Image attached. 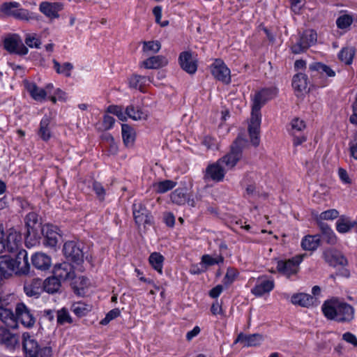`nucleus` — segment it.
I'll return each instance as SVG.
<instances>
[{"mask_svg":"<svg viewBox=\"0 0 357 357\" xmlns=\"http://www.w3.org/2000/svg\"><path fill=\"white\" fill-rule=\"evenodd\" d=\"M277 89L264 88L250 95L251 114L248 125L250 144L256 147L260 143L261 109L277 95Z\"/></svg>","mask_w":357,"mask_h":357,"instance_id":"nucleus-1","label":"nucleus"},{"mask_svg":"<svg viewBox=\"0 0 357 357\" xmlns=\"http://www.w3.org/2000/svg\"><path fill=\"white\" fill-rule=\"evenodd\" d=\"M321 310L326 318L340 323L349 322L354 317V307L337 298L325 301Z\"/></svg>","mask_w":357,"mask_h":357,"instance_id":"nucleus-2","label":"nucleus"},{"mask_svg":"<svg viewBox=\"0 0 357 357\" xmlns=\"http://www.w3.org/2000/svg\"><path fill=\"white\" fill-rule=\"evenodd\" d=\"M22 346L27 357H52L53 351L50 344L39 345L28 332L22 334Z\"/></svg>","mask_w":357,"mask_h":357,"instance_id":"nucleus-3","label":"nucleus"},{"mask_svg":"<svg viewBox=\"0 0 357 357\" xmlns=\"http://www.w3.org/2000/svg\"><path fill=\"white\" fill-rule=\"evenodd\" d=\"M245 146V136L243 134H240L233 142L230 152L218 160L219 163H221L227 171L233 169L242 158Z\"/></svg>","mask_w":357,"mask_h":357,"instance_id":"nucleus-4","label":"nucleus"},{"mask_svg":"<svg viewBox=\"0 0 357 357\" xmlns=\"http://www.w3.org/2000/svg\"><path fill=\"white\" fill-rule=\"evenodd\" d=\"M303 259V256L300 255L287 260H280L277 262V271L287 278H291L298 273Z\"/></svg>","mask_w":357,"mask_h":357,"instance_id":"nucleus-5","label":"nucleus"},{"mask_svg":"<svg viewBox=\"0 0 357 357\" xmlns=\"http://www.w3.org/2000/svg\"><path fill=\"white\" fill-rule=\"evenodd\" d=\"M15 319L24 328H31L36 324V317L31 310L23 303H17L15 309Z\"/></svg>","mask_w":357,"mask_h":357,"instance_id":"nucleus-6","label":"nucleus"},{"mask_svg":"<svg viewBox=\"0 0 357 357\" xmlns=\"http://www.w3.org/2000/svg\"><path fill=\"white\" fill-rule=\"evenodd\" d=\"M132 213L135 223L138 225H151L153 222V218L151 212L147 210L145 205L142 202H135L132 205Z\"/></svg>","mask_w":357,"mask_h":357,"instance_id":"nucleus-7","label":"nucleus"},{"mask_svg":"<svg viewBox=\"0 0 357 357\" xmlns=\"http://www.w3.org/2000/svg\"><path fill=\"white\" fill-rule=\"evenodd\" d=\"M24 222L26 228L25 234L26 242L27 243L29 239L36 240L38 236V230L40 227L38 214L35 212L29 213L25 216Z\"/></svg>","mask_w":357,"mask_h":357,"instance_id":"nucleus-8","label":"nucleus"},{"mask_svg":"<svg viewBox=\"0 0 357 357\" xmlns=\"http://www.w3.org/2000/svg\"><path fill=\"white\" fill-rule=\"evenodd\" d=\"M226 172L227 170L225 167L217 160L207 166L204 172V179L206 181L220 182L223 181Z\"/></svg>","mask_w":357,"mask_h":357,"instance_id":"nucleus-9","label":"nucleus"},{"mask_svg":"<svg viewBox=\"0 0 357 357\" xmlns=\"http://www.w3.org/2000/svg\"><path fill=\"white\" fill-rule=\"evenodd\" d=\"M63 252L65 257L72 261L79 264L83 261L84 253L80 244L74 241H67L64 243Z\"/></svg>","mask_w":357,"mask_h":357,"instance_id":"nucleus-10","label":"nucleus"},{"mask_svg":"<svg viewBox=\"0 0 357 357\" xmlns=\"http://www.w3.org/2000/svg\"><path fill=\"white\" fill-rule=\"evenodd\" d=\"M14 273L17 275H26L30 271V264L29 262L28 253L24 249H21L17 252L15 258H13Z\"/></svg>","mask_w":357,"mask_h":357,"instance_id":"nucleus-11","label":"nucleus"},{"mask_svg":"<svg viewBox=\"0 0 357 357\" xmlns=\"http://www.w3.org/2000/svg\"><path fill=\"white\" fill-rule=\"evenodd\" d=\"M4 48L10 53L18 55H26L29 50L17 35L6 38L3 41Z\"/></svg>","mask_w":357,"mask_h":357,"instance_id":"nucleus-12","label":"nucleus"},{"mask_svg":"<svg viewBox=\"0 0 357 357\" xmlns=\"http://www.w3.org/2000/svg\"><path fill=\"white\" fill-rule=\"evenodd\" d=\"M0 10L6 15L13 16L20 20H28L29 17V11L20 8V3L15 1L3 3L1 6Z\"/></svg>","mask_w":357,"mask_h":357,"instance_id":"nucleus-13","label":"nucleus"},{"mask_svg":"<svg viewBox=\"0 0 357 357\" xmlns=\"http://www.w3.org/2000/svg\"><path fill=\"white\" fill-rule=\"evenodd\" d=\"M211 71L216 79L226 84L230 83V70L222 60L215 59L211 66Z\"/></svg>","mask_w":357,"mask_h":357,"instance_id":"nucleus-14","label":"nucleus"},{"mask_svg":"<svg viewBox=\"0 0 357 357\" xmlns=\"http://www.w3.org/2000/svg\"><path fill=\"white\" fill-rule=\"evenodd\" d=\"M54 277L59 281L71 280L75 278L73 267L68 262L56 264L53 271Z\"/></svg>","mask_w":357,"mask_h":357,"instance_id":"nucleus-15","label":"nucleus"},{"mask_svg":"<svg viewBox=\"0 0 357 357\" xmlns=\"http://www.w3.org/2000/svg\"><path fill=\"white\" fill-rule=\"evenodd\" d=\"M41 230L45 237V244L51 248L56 247L61 237L59 229L55 225L46 224Z\"/></svg>","mask_w":357,"mask_h":357,"instance_id":"nucleus-16","label":"nucleus"},{"mask_svg":"<svg viewBox=\"0 0 357 357\" xmlns=\"http://www.w3.org/2000/svg\"><path fill=\"white\" fill-rule=\"evenodd\" d=\"M0 344L13 349L19 344V336L4 326H0Z\"/></svg>","mask_w":357,"mask_h":357,"instance_id":"nucleus-17","label":"nucleus"},{"mask_svg":"<svg viewBox=\"0 0 357 357\" xmlns=\"http://www.w3.org/2000/svg\"><path fill=\"white\" fill-rule=\"evenodd\" d=\"M179 63L181 68L189 74H194L197 69V60L190 52H183L179 55Z\"/></svg>","mask_w":357,"mask_h":357,"instance_id":"nucleus-18","label":"nucleus"},{"mask_svg":"<svg viewBox=\"0 0 357 357\" xmlns=\"http://www.w3.org/2000/svg\"><path fill=\"white\" fill-rule=\"evenodd\" d=\"M63 9V4L60 2L43 1L40 3V11L48 17L57 18L58 13Z\"/></svg>","mask_w":357,"mask_h":357,"instance_id":"nucleus-19","label":"nucleus"},{"mask_svg":"<svg viewBox=\"0 0 357 357\" xmlns=\"http://www.w3.org/2000/svg\"><path fill=\"white\" fill-rule=\"evenodd\" d=\"M275 284L273 280L266 278H260L257 282L255 287L251 290L252 293L257 296H261L265 294H268L274 288Z\"/></svg>","mask_w":357,"mask_h":357,"instance_id":"nucleus-20","label":"nucleus"},{"mask_svg":"<svg viewBox=\"0 0 357 357\" xmlns=\"http://www.w3.org/2000/svg\"><path fill=\"white\" fill-rule=\"evenodd\" d=\"M33 266L40 271L48 270L52 264L50 256L43 252H36L31 256Z\"/></svg>","mask_w":357,"mask_h":357,"instance_id":"nucleus-21","label":"nucleus"},{"mask_svg":"<svg viewBox=\"0 0 357 357\" xmlns=\"http://www.w3.org/2000/svg\"><path fill=\"white\" fill-rule=\"evenodd\" d=\"M325 261L332 266H346L347 260L340 252L335 250H326L324 252Z\"/></svg>","mask_w":357,"mask_h":357,"instance_id":"nucleus-22","label":"nucleus"},{"mask_svg":"<svg viewBox=\"0 0 357 357\" xmlns=\"http://www.w3.org/2000/svg\"><path fill=\"white\" fill-rule=\"evenodd\" d=\"M15 313L8 308L0 306V320L8 328L17 329L19 325L15 319Z\"/></svg>","mask_w":357,"mask_h":357,"instance_id":"nucleus-23","label":"nucleus"},{"mask_svg":"<svg viewBox=\"0 0 357 357\" xmlns=\"http://www.w3.org/2000/svg\"><path fill=\"white\" fill-rule=\"evenodd\" d=\"M43 289V280L40 278H34L24 286V292L28 296H38Z\"/></svg>","mask_w":357,"mask_h":357,"instance_id":"nucleus-24","label":"nucleus"},{"mask_svg":"<svg viewBox=\"0 0 357 357\" xmlns=\"http://www.w3.org/2000/svg\"><path fill=\"white\" fill-rule=\"evenodd\" d=\"M26 88L33 99L38 102H43L45 100L49 91L43 88L38 87L35 83L28 82L26 84Z\"/></svg>","mask_w":357,"mask_h":357,"instance_id":"nucleus-25","label":"nucleus"},{"mask_svg":"<svg viewBox=\"0 0 357 357\" xmlns=\"http://www.w3.org/2000/svg\"><path fill=\"white\" fill-rule=\"evenodd\" d=\"M13 258L10 255H4L0 256V273L7 278L14 273Z\"/></svg>","mask_w":357,"mask_h":357,"instance_id":"nucleus-26","label":"nucleus"},{"mask_svg":"<svg viewBox=\"0 0 357 357\" xmlns=\"http://www.w3.org/2000/svg\"><path fill=\"white\" fill-rule=\"evenodd\" d=\"M168 63L167 58L162 55L153 56L142 62V66L146 69H156L165 66Z\"/></svg>","mask_w":357,"mask_h":357,"instance_id":"nucleus-27","label":"nucleus"},{"mask_svg":"<svg viewBox=\"0 0 357 357\" xmlns=\"http://www.w3.org/2000/svg\"><path fill=\"white\" fill-rule=\"evenodd\" d=\"M50 122L51 118L47 115H45L40 122L38 135L43 141L45 142L48 141L52 137L50 128Z\"/></svg>","mask_w":357,"mask_h":357,"instance_id":"nucleus-28","label":"nucleus"},{"mask_svg":"<svg viewBox=\"0 0 357 357\" xmlns=\"http://www.w3.org/2000/svg\"><path fill=\"white\" fill-rule=\"evenodd\" d=\"M291 301L294 305L308 307L313 305L314 298L310 294L299 293L294 294L291 296Z\"/></svg>","mask_w":357,"mask_h":357,"instance_id":"nucleus-29","label":"nucleus"},{"mask_svg":"<svg viewBox=\"0 0 357 357\" xmlns=\"http://www.w3.org/2000/svg\"><path fill=\"white\" fill-rule=\"evenodd\" d=\"M126 114L127 118H130L134 121L145 120L148 117V114L139 107L133 105H128L126 108Z\"/></svg>","mask_w":357,"mask_h":357,"instance_id":"nucleus-30","label":"nucleus"},{"mask_svg":"<svg viewBox=\"0 0 357 357\" xmlns=\"http://www.w3.org/2000/svg\"><path fill=\"white\" fill-rule=\"evenodd\" d=\"M320 241L318 235H307L302 239L301 247L305 250H315L319 247Z\"/></svg>","mask_w":357,"mask_h":357,"instance_id":"nucleus-31","label":"nucleus"},{"mask_svg":"<svg viewBox=\"0 0 357 357\" xmlns=\"http://www.w3.org/2000/svg\"><path fill=\"white\" fill-rule=\"evenodd\" d=\"M121 134L123 143L126 146H132L135 139V130L128 124L121 125Z\"/></svg>","mask_w":357,"mask_h":357,"instance_id":"nucleus-32","label":"nucleus"},{"mask_svg":"<svg viewBox=\"0 0 357 357\" xmlns=\"http://www.w3.org/2000/svg\"><path fill=\"white\" fill-rule=\"evenodd\" d=\"M224 257L221 255H204L201 258V264L206 269L208 266L223 264Z\"/></svg>","mask_w":357,"mask_h":357,"instance_id":"nucleus-33","label":"nucleus"},{"mask_svg":"<svg viewBox=\"0 0 357 357\" xmlns=\"http://www.w3.org/2000/svg\"><path fill=\"white\" fill-rule=\"evenodd\" d=\"M310 69L312 71L317 72L318 73L326 75L328 77H334L335 76V72L330 66L321 63L315 62L310 65Z\"/></svg>","mask_w":357,"mask_h":357,"instance_id":"nucleus-34","label":"nucleus"},{"mask_svg":"<svg viewBox=\"0 0 357 357\" xmlns=\"http://www.w3.org/2000/svg\"><path fill=\"white\" fill-rule=\"evenodd\" d=\"M165 258L159 252H154L149 257V262L153 269L160 274L162 273V268Z\"/></svg>","mask_w":357,"mask_h":357,"instance_id":"nucleus-35","label":"nucleus"},{"mask_svg":"<svg viewBox=\"0 0 357 357\" xmlns=\"http://www.w3.org/2000/svg\"><path fill=\"white\" fill-rule=\"evenodd\" d=\"M149 82H150L149 77L134 75L129 79V86L131 88L144 91V88Z\"/></svg>","mask_w":357,"mask_h":357,"instance_id":"nucleus-36","label":"nucleus"},{"mask_svg":"<svg viewBox=\"0 0 357 357\" xmlns=\"http://www.w3.org/2000/svg\"><path fill=\"white\" fill-rule=\"evenodd\" d=\"M43 290L49 294H54L59 291L61 287V281L55 277H50L43 281Z\"/></svg>","mask_w":357,"mask_h":357,"instance_id":"nucleus-37","label":"nucleus"},{"mask_svg":"<svg viewBox=\"0 0 357 357\" xmlns=\"http://www.w3.org/2000/svg\"><path fill=\"white\" fill-rule=\"evenodd\" d=\"M70 310L76 316L82 317L86 316L91 310V306L82 301H79L73 303Z\"/></svg>","mask_w":357,"mask_h":357,"instance_id":"nucleus-38","label":"nucleus"},{"mask_svg":"<svg viewBox=\"0 0 357 357\" xmlns=\"http://www.w3.org/2000/svg\"><path fill=\"white\" fill-rule=\"evenodd\" d=\"M307 77L303 73H298L295 75L292 80V86L296 91H303L307 86Z\"/></svg>","mask_w":357,"mask_h":357,"instance_id":"nucleus-39","label":"nucleus"},{"mask_svg":"<svg viewBox=\"0 0 357 357\" xmlns=\"http://www.w3.org/2000/svg\"><path fill=\"white\" fill-rule=\"evenodd\" d=\"M356 54V49L353 47L342 48L338 54L339 59L345 64L349 65L352 63L353 58Z\"/></svg>","mask_w":357,"mask_h":357,"instance_id":"nucleus-40","label":"nucleus"},{"mask_svg":"<svg viewBox=\"0 0 357 357\" xmlns=\"http://www.w3.org/2000/svg\"><path fill=\"white\" fill-rule=\"evenodd\" d=\"M54 69L58 74L63 75L68 77L71 75V71L73 69V65L71 63L66 62L61 65L56 60H53Z\"/></svg>","mask_w":357,"mask_h":357,"instance_id":"nucleus-41","label":"nucleus"},{"mask_svg":"<svg viewBox=\"0 0 357 357\" xmlns=\"http://www.w3.org/2000/svg\"><path fill=\"white\" fill-rule=\"evenodd\" d=\"M354 226V223L345 216H341L336 222V229L342 234L348 232Z\"/></svg>","mask_w":357,"mask_h":357,"instance_id":"nucleus-42","label":"nucleus"},{"mask_svg":"<svg viewBox=\"0 0 357 357\" xmlns=\"http://www.w3.org/2000/svg\"><path fill=\"white\" fill-rule=\"evenodd\" d=\"M173 203L177 205H183L186 203L187 194L185 188H178L172 192L170 196Z\"/></svg>","mask_w":357,"mask_h":357,"instance_id":"nucleus-43","label":"nucleus"},{"mask_svg":"<svg viewBox=\"0 0 357 357\" xmlns=\"http://www.w3.org/2000/svg\"><path fill=\"white\" fill-rule=\"evenodd\" d=\"M176 185V183L171 180H165L153 185L156 192L162 194L173 189Z\"/></svg>","mask_w":357,"mask_h":357,"instance_id":"nucleus-44","label":"nucleus"},{"mask_svg":"<svg viewBox=\"0 0 357 357\" xmlns=\"http://www.w3.org/2000/svg\"><path fill=\"white\" fill-rule=\"evenodd\" d=\"M24 43L30 48L36 49H40L42 44L40 37L34 33H26Z\"/></svg>","mask_w":357,"mask_h":357,"instance_id":"nucleus-45","label":"nucleus"},{"mask_svg":"<svg viewBox=\"0 0 357 357\" xmlns=\"http://www.w3.org/2000/svg\"><path fill=\"white\" fill-rule=\"evenodd\" d=\"M56 321L58 324L59 325H63L65 324H72L73 322V319L70 316L68 310L65 307H63L57 311Z\"/></svg>","mask_w":357,"mask_h":357,"instance_id":"nucleus-46","label":"nucleus"},{"mask_svg":"<svg viewBox=\"0 0 357 357\" xmlns=\"http://www.w3.org/2000/svg\"><path fill=\"white\" fill-rule=\"evenodd\" d=\"M308 48V43H305L301 35L298 38L297 41L291 47V52L296 54L303 53Z\"/></svg>","mask_w":357,"mask_h":357,"instance_id":"nucleus-47","label":"nucleus"},{"mask_svg":"<svg viewBox=\"0 0 357 357\" xmlns=\"http://www.w3.org/2000/svg\"><path fill=\"white\" fill-rule=\"evenodd\" d=\"M339 216V212L336 209H329L321 212L317 216L316 220L317 222L322 220H333Z\"/></svg>","mask_w":357,"mask_h":357,"instance_id":"nucleus-48","label":"nucleus"},{"mask_svg":"<svg viewBox=\"0 0 357 357\" xmlns=\"http://www.w3.org/2000/svg\"><path fill=\"white\" fill-rule=\"evenodd\" d=\"M107 111L109 113L116 115L119 120L125 121L127 120L126 110L121 106L110 105L107 107Z\"/></svg>","mask_w":357,"mask_h":357,"instance_id":"nucleus-49","label":"nucleus"},{"mask_svg":"<svg viewBox=\"0 0 357 357\" xmlns=\"http://www.w3.org/2000/svg\"><path fill=\"white\" fill-rule=\"evenodd\" d=\"M352 22L353 18L349 15H341L336 20L337 27L342 29L349 27Z\"/></svg>","mask_w":357,"mask_h":357,"instance_id":"nucleus-50","label":"nucleus"},{"mask_svg":"<svg viewBox=\"0 0 357 357\" xmlns=\"http://www.w3.org/2000/svg\"><path fill=\"white\" fill-rule=\"evenodd\" d=\"M238 272L234 268H228L226 275L223 279V282L225 285H229L236 279Z\"/></svg>","mask_w":357,"mask_h":357,"instance_id":"nucleus-51","label":"nucleus"},{"mask_svg":"<svg viewBox=\"0 0 357 357\" xmlns=\"http://www.w3.org/2000/svg\"><path fill=\"white\" fill-rule=\"evenodd\" d=\"M301 36L303 38L306 43H308L309 47L314 45L317 40V35L313 30H306L302 34Z\"/></svg>","mask_w":357,"mask_h":357,"instance_id":"nucleus-52","label":"nucleus"},{"mask_svg":"<svg viewBox=\"0 0 357 357\" xmlns=\"http://www.w3.org/2000/svg\"><path fill=\"white\" fill-rule=\"evenodd\" d=\"M264 340L262 335L255 333L247 335V347H255L259 345Z\"/></svg>","mask_w":357,"mask_h":357,"instance_id":"nucleus-53","label":"nucleus"},{"mask_svg":"<svg viewBox=\"0 0 357 357\" xmlns=\"http://www.w3.org/2000/svg\"><path fill=\"white\" fill-rule=\"evenodd\" d=\"M323 239L331 245H333L337 242V238L335 233L328 227L324 228Z\"/></svg>","mask_w":357,"mask_h":357,"instance_id":"nucleus-54","label":"nucleus"},{"mask_svg":"<svg viewBox=\"0 0 357 357\" xmlns=\"http://www.w3.org/2000/svg\"><path fill=\"white\" fill-rule=\"evenodd\" d=\"M161 48V45L158 41H149L144 42L143 46L144 52L151 51L153 52H158Z\"/></svg>","mask_w":357,"mask_h":357,"instance_id":"nucleus-55","label":"nucleus"},{"mask_svg":"<svg viewBox=\"0 0 357 357\" xmlns=\"http://www.w3.org/2000/svg\"><path fill=\"white\" fill-rule=\"evenodd\" d=\"M291 135H294L296 132L301 131L305 128V122L299 119H294L291 122Z\"/></svg>","mask_w":357,"mask_h":357,"instance_id":"nucleus-56","label":"nucleus"},{"mask_svg":"<svg viewBox=\"0 0 357 357\" xmlns=\"http://www.w3.org/2000/svg\"><path fill=\"white\" fill-rule=\"evenodd\" d=\"M93 190L96 194L97 197L100 200L103 201L105 196V190L102 185L98 182H93L92 185Z\"/></svg>","mask_w":357,"mask_h":357,"instance_id":"nucleus-57","label":"nucleus"},{"mask_svg":"<svg viewBox=\"0 0 357 357\" xmlns=\"http://www.w3.org/2000/svg\"><path fill=\"white\" fill-rule=\"evenodd\" d=\"M153 13L155 17V22L156 23L159 24L161 26L164 27L169 24V21L165 20L163 22H161L162 18V7L161 6H155L153 9Z\"/></svg>","mask_w":357,"mask_h":357,"instance_id":"nucleus-58","label":"nucleus"},{"mask_svg":"<svg viewBox=\"0 0 357 357\" xmlns=\"http://www.w3.org/2000/svg\"><path fill=\"white\" fill-rule=\"evenodd\" d=\"M120 315V311L119 309H113L110 310L105 316V317L101 320L100 324L107 325L110 321L118 317Z\"/></svg>","mask_w":357,"mask_h":357,"instance_id":"nucleus-59","label":"nucleus"},{"mask_svg":"<svg viewBox=\"0 0 357 357\" xmlns=\"http://www.w3.org/2000/svg\"><path fill=\"white\" fill-rule=\"evenodd\" d=\"M338 176H339L340 181L344 184H347V185L351 184L352 180L350 178V176H349V174L346 169H344L343 168H339L338 169Z\"/></svg>","mask_w":357,"mask_h":357,"instance_id":"nucleus-60","label":"nucleus"},{"mask_svg":"<svg viewBox=\"0 0 357 357\" xmlns=\"http://www.w3.org/2000/svg\"><path fill=\"white\" fill-rule=\"evenodd\" d=\"M350 155L357 160V132L355 133L354 139L349 143Z\"/></svg>","mask_w":357,"mask_h":357,"instance_id":"nucleus-61","label":"nucleus"},{"mask_svg":"<svg viewBox=\"0 0 357 357\" xmlns=\"http://www.w3.org/2000/svg\"><path fill=\"white\" fill-rule=\"evenodd\" d=\"M342 339L347 342L351 344L354 347H357V337L353 333L349 332L344 333Z\"/></svg>","mask_w":357,"mask_h":357,"instance_id":"nucleus-62","label":"nucleus"},{"mask_svg":"<svg viewBox=\"0 0 357 357\" xmlns=\"http://www.w3.org/2000/svg\"><path fill=\"white\" fill-rule=\"evenodd\" d=\"M115 122V119L109 115H105L103 117L102 125L105 130L111 129Z\"/></svg>","mask_w":357,"mask_h":357,"instance_id":"nucleus-63","label":"nucleus"},{"mask_svg":"<svg viewBox=\"0 0 357 357\" xmlns=\"http://www.w3.org/2000/svg\"><path fill=\"white\" fill-rule=\"evenodd\" d=\"M165 224L168 227H173L175 224V217L172 213H167L164 215Z\"/></svg>","mask_w":357,"mask_h":357,"instance_id":"nucleus-64","label":"nucleus"}]
</instances>
